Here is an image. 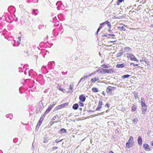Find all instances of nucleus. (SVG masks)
Instances as JSON below:
<instances>
[{"instance_id": "nucleus-26", "label": "nucleus", "mask_w": 153, "mask_h": 153, "mask_svg": "<svg viewBox=\"0 0 153 153\" xmlns=\"http://www.w3.org/2000/svg\"><path fill=\"white\" fill-rule=\"evenodd\" d=\"M106 25H107V26L109 27H111V23H110V22H109L108 21H107V23H106Z\"/></svg>"}, {"instance_id": "nucleus-4", "label": "nucleus", "mask_w": 153, "mask_h": 153, "mask_svg": "<svg viewBox=\"0 0 153 153\" xmlns=\"http://www.w3.org/2000/svg\"><path fill=\"white\" fill-rule=\"evenodd\" d=\"M43 105L42 104V102L41 101H40L38 104V108H37V111H42V108L43 107Z\"/></svg>"}, {"instance_id": "nucleus-50", "label": "nucleus", "mask_w": 153, "mask_h": 153, "mask_svg": "<svg viewBox=\"0 0 153 153\" xmlns=\"http://www.w3.org/2000/svg\"><path fill=\"white\" fill-rule=\"evenodd\" d=\"M33 3H37L38 2V0H32Z\"/></svg>"}, {"instance_id": "nucleus-63", "label": "nucleus", "mask_w": 153, "mask_h": 153, "mask_svg": "<svg viewBox=\"0 0 153 153\" xmlns=\"http://www.w3.org/2000/svg\"><path fill=\"white\" fill-rule=\"evenodd\" d=\"M78 59V57L77 56H76L75 57V60H77Z\"/></svg>"}, {"instance_id": "nucleus-48", "label": "nucleus", "mask_w": 153, "mask_h": 153, "mask_svg": "<svg viewBox=\"0 0 153 153\" xmlns=\"http://www.w3.org/2000/svg\"><path fill=\"white\" fill-rule=\"evenodd\" d=\"M62 140H61L60 141H59V140L58 139H56V141H55V142L56 143H58L59 142H61Z\"/></svg>"}, {"instance_id": "nucleus-17", "label": "nucleus", "mask_w": 153, "mask_h": 153, "mask_svg": "<svg viewBox=\"0 0 153 153\" xmlns=\"http://www.w3.org/2000/svg\"><path fill=\"white\" fill-rule=\"evenodd\" d=\"M124 49L126 50V52H129L131 51V48L130 47H126L124 48Z\"/></svg>"}, {"instance_id": "nucleus-31", "label": "nucleus", "mask_w": 153, "mask_h": 153, "mask_svg": "<svg viewBox=\"0 0 153 153\" xmlns=\"http://www.w3.org/2000/svg\"><path fill=\"white\" fill-rule=\"evenodd\" d=\"M42 122H41V121L39 120V121H38V122L37 124V125L39 126L38 127V129L39 128L40 126L42 124Z\"/></svg>"}, {"instance_id": "nucleus-44", "label": "nucleus", "mask_w": 153, "mask_h": 153, "mask_svg": "<svg viewBox=\"0 0 153 153\" xmlns=\"http://www.w3.org/2000/svg\"><path fill=\"white\" fill-rule=\"evenodd\" d=\"M102 67L104 68H108L109 67H108V66L107 65H102Z\"/></svg>"}, {"instance_id": "nucleus-23", "label": "nucleus", "mask_w": 153, "mask_h": 153, "mask_svg": "<svg viewBox=\"0 0 153 153\" xmlns=\"http://www.w3.org/2000/svg\"><path fill=\"white\" fill-rule=\"evenodd\" d=\"M38 10L37 9H34L33 10V13L36 16L37 14V13H36V11Z\"/></svg>"}, {"instance_id": "nucleus-37", "label": "nucleus", "mask_w": 153, "mask_h": 153, "mask_svg": "<svg viewBox=\"0 0 153 153\" xmlns=\"http://www.w3.org/2000/svg\"><path fill=\"white\" fill-rule=\"evenodd\" d=\"M106 23H107V21L104 22H103L102 23L100 24V25L103 26L105 25H106Z\"/></svg>"}, {"instance_id": "nucleus-15", "label": "nucleus", "mask_w": 153, "mask_h": 153, "mask_svg": "<svg viewBox=\"0 0 153 153\" xmlns=\"http://www.w3.org/2000/svg\"><path fill=\"white\" fill-rule=\"evenodd\" d=\"M102 105V99H100L99 101L98 106L101 108Z\"/></svg>"}, {"instance_id": "nucleus-18", "label": "nucleus", "mask_w": 153, "mask_h": 153, "mask_svg": "<svg viewBox=\"0 0 153 153\" xmlns=\"http://www.w3.org/2000/svg\"><path fill=\"white\" fill-rule=\"evenodd\" d=\"M69 105V103L68 102H65V103L62 104H61L62 108L65 107L67 106H68Z\"/></svg>"}, {"instance_id": "nucleus-52", "label": "nucleus", "mask_w": 153, "mask_h": 153, "mask_svg": "<svg viewBox=\"0 0 153 153\" xmlns=\"http://www.w3.org/2000/svg\"><path fill=\"white\" fill-rule=\"evenodd\" d=\"M57 148H57V147H56V146H53V147L52 148V149H53V150H56V149H57Z\"/></svg>"}, {"instance_id": "nucleus-29", "label": "nucleus", "mask_w": 153, "mask_h": 153, "mask_svg": "<svg viewBox=\"0 0 153 153\" xmlns=\"http://www.w3.org/2000/svg\"><path fill=\"white\" fill-rule=\"evenodd\" d=\"M85 79V77H84V76L83 77H82V78H81V79H80V80H79V82L78 83V84H79V83L80 82L82 81L84 79Z\"/></svg>"}, {"instance_id": "nucleus-51", "label": "nucleus", "mask_w": 153, "mask_h": 153, "mask_svg": "<svg viewBox=\"0 0 153 153\" xmlns=\"http://www.w3.org/2000/svg\"><path fill=\"white\" fill-rule=\"evenodd\" d=\"M14 7L13 6H10L8 7V11H9V9L10 8H13V7Z\"/></svg>"}, {"instance_id": "nucleus-25", "label": "nucleus", "mask_w": 153, "mask_h": 153, "mask_svg": "<svg viewBox=\"0 0 153 153\" xmlns=\"http://www.w3.org/2000/svg\"><path fill=\"white\" fill-rule=\"evenodd\" d=\"M145 102V100L144 98L143 97H142L141 100V104Z\"/></svg>"}, {"instance_id": "nucleus-1", "label": "nucleus", "mask_w": 153, "mask_h": 153, "mask_svg": "<svg viewBox=\"0 0 153 153\" xmlns=\"http://www.w3.org/2000/svg\"><path fill=\"white\" fill-rule=\"evenodd\" d=\"M133 143V138L131 136H130L129 139L126 144V147L128 148H129L132 146Z\"/></svg>"}, {"instance_id": "nucleus-58", "label": "nucleus", "mask_w": 153, "mask_h": 153, "mask_svg": "<svg viewBox=\"0 0 153 153\" xmlns=\"http://www.w3.org/2000/svg\"><path fill=\"white\" fill-rule=\"evenodd\" d=\"M70 88V90H72V89H73V87L72 86H71H71H70V88Z\"/></svg>"}, {"instance_id": "nucleus-14", "label": "nucleus", "mask_w": 153, "mask_h": 153, "mask_svg": "<svg viewBox=\"0 0 153 153\" xmlns=\"http://www.w3.org/2000/svg\"><path fill=\"white\" fill-rule=\"evenodd\" d=\"M149 146L147 144H144L143 145V147L146 150L147 149H149V150L150 151V149L149 148Z\"/></svg>"}, {"instance_id": "nucleus-3", "label": "nucleus", "mask_w": 153, "mask_h": 153, "mask_svg": "<svg viewBox=\"0 0 153 153\" xmlns=\"http://www.w3.org/2000/svg\"><path fill=\"white\" fill-rule=\"evenodd\" d=\"M116 88V87H114L108 86L107 88L106 91V92L108 93L111 94L112 93V91H114Z\"/></svg>"}, {"instance_id": "nucleus-57", "label": "nucleus", "mask_w": 153, "mask_h": 153, "mask_svg": "<svg viewBox=\"0 0 153 153\" xmlns=\"http://www.w3.org/2000/svg\"><path fill=\"white\" fill-rule=\"evenodd\" d=\"M108 34H103L102 35V37H106V36H108Z\"/></svg>"}, {"instance_id": "nucleus-40", "label": "nucleus", "mask_w": 153, "mask_h": 153, "mask_svg": "<svg viewBox=\"0 0 153 153\" xmlns=\"http://www.w3.org/2000/svg\"><path fill=\"white\" fill-rule=\"evenodd\" d=\"M108 36H114L115 35L114 34H113L112 33H110V34H108Z\"/></svg>"}, {"instance_id": "nucleus-12", "label": "nucleus", "mask_w": 153, "mask_h": 153, "mask_svg": "<svg viewBox=\"0 0 153 153\" xmlns=\"http://www.w3.org/2000/svg\"><path fill=\"white\" fill-rule=\"evenodd\" d=\"M118 29L121 31H125L126 30V27L125 26H122L121 27H119Z\"/></svg>"}, {"instance_id": "nucleus-13", "label": "nucleus", "mask_w": 153, "mask_h": 153, "mask_svg": "<svg viewBox=\"0 0 153 153\" xmlns=\"http://www.w3.org/2000/svg\"><path fill=\"white\" fill-rule=\"evenodd\" d=\"M79 107V105L77 103H75L72 106V108L73 109L75 110H77Z\"/></svg>"}, {"instance_id": "nucleus-49", "label": "nucleus", "mask_w": 153, "mask_h": 153, "mask_svg": "<svg viewBox=\"0 0 153 153\" xmlns=\"http://www.w3.org/2000/svg\"><path fill=\"white\" fill-rule=\"evenodd\" d=\"M101 108L100 107V106H98V107L97 108H96V111H97V110H100V109Z\"/></svg>"}, {"instance_id": "nucleus-16", "label": "nucleus", "mask_w": 153, "mask_h": 153, "mask_svg": "<svg viewBox=\"0 0 153 153\" xmlns=\"http://www.w3.org/2000/svg\"><path fill=\"white\" fill-rule=\"evenodd\" d=\"M137 108V107L134 105H133L131 107V111H136Z\"/></svg>"}, {"instance_id": "nucleus-11", "label": "nucleus", "mask_w": 153, "mask_h": 153, "mask_svg": "<svg viewBox=\"0 0 153 153\" xmlns=\"http://www.w3.org/2000/svg\"><path fill=\"white\" fill-rule=\"evenodd\" d=\"M126 65V64H117L116 65V67L118 68H123Z\"/></svg>"}, {"instance_id": "nucleus-2", "label": "nucleus", "mask_w": 153, "mask_h": 153, "mask_svg": "<svg viewBox=\"0 0 153 153\" xmlns=\"http://www.w3.org/2000/svg\"><path fill=\"white\" fill-rule=\"evenodd\" d=\"M126 55L127 57L129 58L131 60L137 62L139 61L138 59L135 58L134 55L131 53H127L126 54Z\"/></svg>"}, {"instance_id": "nucleus-28", "label": "nucleus", "mask_w": 153, "mask_h": 153, "mask_svg": "<svg viewBox=\"0 0 153 153\" xmlns=\"http://www.w3.org/2000/svg\"><path fill=\"white\" fill-rule=\"evenodd\" d=\"M124 0H117V5H119L120 4V3L123 1Z\"/></svg>"}, {"instance_id": "nucleus-9", "label": "nucleus", "mask_w": 153, "mask_h": 153, "mask_svg": "<svg viewBox=\"0 0 153 153\" xmlns=\"http://www.w3.org/2000/svg\"><path fill=\"white\" fill-rule=\"evenodd\" d=\"M67 132L66 129L64 128H62L60 130L58 131L59 134H60L62 133H65Z\"/></svg>"}, {"instance_id": "nucleus-32", "label": "nucleus", "mask_w": 153, "mask_h": 153, "mask_svg": "<svg viewBox=\"0 0 153 153\" xmlns=\"http://www.w3.org/2000/svg\"><path fill=\"white\" fill-rule=\"evenodd\" d=\"M142 5H139L137 8V9H138V10H137V11H138V10H140L142 8Z\"/></svg>"}, {"instance_id": "nucleus-56", "label": "nucleus", "mask_w": 153, "mask_h": 153, "mask_svg": "<svg viewBox=\"0 0 153 153\" xmlns=\"http://www.w3.org/2000/svg\"><path fill=\"white\" fill-rule=\"evenodd\" d=\"M105 107H108V108H109L110 107L109 105L108 104H107L105 105Z\"/></svg>"}, {"instance_id": "nucleus-27", "label": "nucleus", "mask_w": 153, "mask_h": 153, "mask_svg": "<svg viewBox=\"0 0 153 153\" xmlns=\"http://www.w3.org/2000/svg\"><path fill=\"white\" fill-rule=\"evenodd\" d=\"M141 107H147V105H146V104L145 103V102H144V103H142L141 104Z\"/></svg>"}, {"instance_id": "nucleus-22", "label": "nucleus", "mask_w": 153, "mask_h": 153, "mask_svg": "<svg viewBox=\"0 0 153 153\" xmlns=\"http://www.w3.org/2000/svg\"><path fill=\"white\" fill-rule=\"evenodd\" d=\"M98 78H92L91 79V81L92 82H94L95 81H96L99 79Z\"/></svg>"}, {"instance_id": "nucleus-21", "label": "nucleus", "mask_w": 153, "mask_h": 153, "mask_svg": "<svg viewBox=\"0 0 153 153\" xmlns=\"http://www.w3.org/2000/svg\"><path fill=\"white\" fill-rule=\"evenodd\" d=\"M133 93L134 94V97L135 99H137L138 97V94L137 93L136 91H134L133 92Z\"/></svg>"}, {"instance_id": "nucleus-39", "label": "nucleus", "mask_w": 153, "mask_h": 153, "mask_svg": "<svg viewBox=\"0 0 153 153\" xmlns=\"http://www.w3.org/2000/svg\"><path fill=\"white\" fill-rule=\"evenodd\" d=\"M92 75V74H91L90 75H86V76H85V75L84 76V77H85V78H88V77L90 76L91 75Z\"/></svg>"}, {"instance_id": "nucleus-36", "label": "nucleus", "mask_w": 153, "mask_h": 153, "mask_svg": "<svg viewBox=\"0 0 153 153\" xmlns=\"http://www.w3.org/2000/svg\"><path fill=\"white\" fill-rule=\"evenodd\" d=\"M55 105V104L54 103V102H52L51 103V104L50 105V106L52 108L53 107H54Z\"/></svg>"}, {"instance_id": "nucleus-42", "label": "nucleus", "mask_w": 153, "mask_h": 153, "mask_svg": "<svg viewBox=\"0 0 153 153\" xmlns=\"http://www.w3.org/2000/svg\"><path fill=\"white\" fill-rule=\"evenodd\" d=\"M79 105L80 106L83 107L84 106V104L81 102H79Z\"/></svg>"}, {"instance_id": "nucleus-45", "label": "nucleus", "mask_w": 153, "mask_h": 153, "mask_svg": "<svg viewBox=\"0 0 153 153\" xmlns=\"http://www.w3.org/2000/svg\"><path fill=\"white\" fill-rule=\"evenodd\" d=\"M102 26L100 25V26L98 28L97 30V32H99L100 31V30L101 29Z\"/></svg>"}, {"instance_id": "nucleus-6", "label": "nucleus", "mask_w": 153, "mask_h": 153, "mask_svg": "<svg viewBox=\"0 0 153 153\" xmlns=\"http://www.w3.org/2000/svg\"><path fill=\"white\" fill-rule=\"evenodd\" d=\"M79 99L81 102H84L85 101L86 97L84 95L82 94L79 96Z\"/></svg>"}, {"instance_id": "nucleus-35", "label": "nucleus", "mask_w": 153, "mask_h": 153, "mask_svg": "<svg viewBox=\"0 0 153 153\" xmlns=\"http://www.w3.org/2000/svg\"><path fill=\"white\" fill-rule=\"evenodd\" d=\"M146 0H142V1H140V3L143 4L146 3Z\"/></svg>"}, {"instance_id": "nucleus-33", "label": "nucleus", "mask_w": 153, "mask_h": 153, "mask_svg": "<svg viewBox=\"0 0 153 153\" xmlns=\"http://www.w3.org/2000/svg\"><path fill=\"white\" fill-rule=\"evenodd\" d=\"M57 117H58V116L57 115H56L55 116L53 117L51 119V120L52 121L54 120H55Z\"/></svg>"}, {"instance_id": "nucleus-46", "label": "nucleus", "mask_w": 153, "mask_h": 153, "mask_svg": "<svg viewBox=\"0 0 153 153\" xmlns=\"http://www.w3.org/2000/svg\"><path fill=\"white\" fill-rule=\"evenodd\" d=\"M50 111H48V109H47L46 111H45V114H47Z\"/></svg>"}, {"instance_id": "nucleus-60", "label": "nucleus", "mask_w": 153, "mask_h": 153, "mask_svg": "<svg viewBox=\"0 0 153 153\" xmlns=\"http://www.w3.org/2000/svg\"><path fill=\"white\" fill-rule=\"evenodd\" d=\"M17 140V138H15L13 140V141L15 143H16V141Z\"/></svg>"}, {"instance_id": "nucleus-59", "label": "nucleus", "mask_w": 153, "mask_h": 153, "mask_svg": "<svg viewBox=\"0 0 153 153\" xmlns=\"http://www.w3.org/2000/svg\"><path fill=\"white\" fill-rule=\"evenodd\" d=\"M18 38L19 39V42L21 41V37L19 36L18 37Z\"/></svg>"}, {"instance_id": "nucleus-61", "label": "nucleus", "mask_w": 153, "mask_h": 153, "mask_svg": "<svg viewBox=\"0 0 153 153\" xmlns=\"http://www.w3.org/2000/svg\"><path fill=\"white\" fill-rule=\"evenodd\" d=\"M19 6L20 8H22L23 7V5H20Z\"/></svg>"}, {"instance_id": "nucleus-55", "label": "nucleus", "mask_w": 153, "mask_h": 153, "mask_svg": "<svg viewBox=\"0 0 153 153\" xmlns=\"http://www.w3.org/2000/svg\"><path fill=\"white\" fill-rule=\"evenodd\" d=\"M87 111L88 112V113L93 112L94 111H92L91 110H87Z\"/></svg>"}, {"instance_id": "nucleus-53", "label": "nucleus", "mask_w": 153, "mask_h": 153, "mask_svg": "<svg viewBox=\"0 0 153 153\" xmlns=\"http://www.w3.org/2000/svg\"><path fill=\"white\" fill-rule=\"evenodd\" d=\"M58 89L60 91H63V88H58Z\"/></svg>"}, {"instance_id": "nucleus-47", "label": "nucleus", "mask_w": 153, "mask_h": 153, "mask_svg": "<svg viewBox=\"0 0 153 153\" xmlns=\"http://www.w3.org/2000/svg\"><path fill=\"white\" fill-rule=\"evenodd\" d=\"M52 108H51V107L49 106L48 107V108L47 109H48V111H50Z\"/></svg>"}, {"instance_id": "nucleus-43", "label": "nucleus", "mask_w": 153, "mask_h": 153, "mask_svg": "<svg viewBox=\"0 0 153 153\" xmlns=\"http://www.w3.org/2000/svg\"><path fill=\"white\" fill-rule=\"evenodd\" d=\"M44 143H48V140H47V138L45 139V137L44 138Z\"/></svg>"}, {"instance_id": "nucleus-10", "label": "nucleus", "mask_w": 153, "mask_h": 153, "mask_svg": "<svg viewBox=\"0 0 153 153\" xmlns=\"http://www.w3.org/2000/svg\"><path fill=\"white\" fill-rule=\"evenodd\" d=\"M147 111V107H142V114L144 115Z\"/></svg>"}, {"instance_id": "nucleus-5", "label": "nucleus", "mask_w": 153, "mask_h": 153, "mask_svg": "<svg viewBox=\"0 0 153 153\" xmlns=\"http://www.w3.org/2000/svg\"><path fill=\"white\" fill-rule=\"evenodd\" d=\"M101 70H102L103 71V73L104 74H105V73H111L113 71V69H103L102 68H101Z\"/></svg>"}, {"instance_id": "nucleus-41", "label": "nucleus", "mask_w": 153, "mask_h": 153, "mask_svg": "<svg viewBox=\"0 0 153 153\" xmlns=\"http://www.w3.org/2000/svg\"><path fill=\"white\" fill-rule=\"evenodd\" d=\"M62 108V106H61V104L59 105H58V106H57L56 107V109H59L60 108Z\"/></svg>"}, {"instance_id": "nucleus-54", "label": "nucleus", "mask_w": 153, "mask_h": 153, "mask_svg": "<svg viewBox=\"0 0 153 153\" xmlns=\"http://www.w3.org/2000/svg\"><path fill=\"white\" fill-rule=\"evenodd\" d=\"M44 118H43L42 117H41L39 120V121H41V122H42L43 120H44Z\"/></svg>"}, {"instance_id": "nucleus-19", "label": "nucleus", "mask_w": 153, "mask_h": 153, "mask_svg": "<svg viewBox=\"0 0 153 153\" xmlns=\"http://www.w3.org/2000/svg\"><path fill=\"white\" fill-rule=\"evenodd\" d=\"M92 91L94 92H97L98 91V89L97 88L94 87L92 89Z\"/></svg>"}, {"instance_id": "nucleus-8", "label": "nucleus", "mask_w": 153, "mask_h": 153, "mask_svg": "<svg viewBox=\"0 0 153 153\" xmlns=\"http://www.w3.org/2000/svg\"><path fill=\"white\" fill-rule=\"evenodd\" d=\"M137 142L138 143L139 145L140 146H141L142 145V138L140 136H139L138 137Z\"/></svg>"}, {"instance_id": "nucleus-38", "label": "nucleus", "mask_w": 153, "mask_h": 153, "mask_svg": "<svg viewBox=\"0 0 153 153\" xmlns=\"http://www.w3.org/2000/svg\"><path fill=\"white\" fill-rule=\"evenodd\" d=\"M133 65V66L134 67H136V66H138V65L137 64H134L133 63H131L130 64V65Z\"/></svg>"}, {"instance_id": "nucleus-7", "label": "nucleus", "mask_w": 153, "mask_h": 153, "mask_svg": "<svg viewBox=\"0 0 153 153\" xmlns=\"http://www.w3.org/2000/svg\"><path fill=\"white\" fill-rule=\"evenodd\" d=\"M125 52V51L123 50V49H121L120 50V52L118 53L117 55V57H120L122 56Z\"/></svg>"}, {"instance_id": "nucleus-20", "label": "nucleus", "mask_w": 153, "mask_h": 153, "mask_svg": "<svg viewBox=\"0 0 153 153\" xmlns=\"http://www.w3.org/2000/svg\"><path fill=\"white\" fill-rule=\"evenodd\" d=\"M130 76L131 75H130L128 74H126L122 76V79H124L125 78H127Z\"/></svg>"}, {"instance_id": "nucleus-24", "label": "nucleus", "mask_w": 153, "mask_h": 153, "mask_svg": "<svg viewBox=\"0 0 153 153\" xmlns=\"http://www.w3.org/2000/svg\"><path fill=\"white\" fill-rule=\"evenodd\" d=\"M52 21H51L55 23L56 22V21H57V20L56 16L53 19Z\"/></svg>"}, {"instance_id": "nucleus-62", "label": "nucleus", "mask_w": 153, "mask_h": 153, "mask_svg": "<svg viewBox=\"0 0 153 153\" xmlns=\"http://www.w3.org/2000/svg\"><path fill=\"white\" fill-rule=\"evenodd\" d=\"M46 115V114H44L41 117H42L43 118H44H44L45 117V116Z\"/></svg>"}, {"instance_id": "nucleus-30", "label": "nucleus", "mask_w": 153, "mask_h": 153, "mask_svg": "<svg viewBox=\"0 0 153 153\" xmlns=\"http://www.w3.org/2000/svg\"><path fill=\"white\" fill-rule=\"evenodd\" d=\"M138 120V119L137 118H134L133 120V122L134 123H135Z\"/></svg>"}, {"instance_id": "nucleus-64", "label": "nucleus", "mask_w": 153, "mask_h": 153, "mask_svg": "<svg viewBox=\"0 0 153 153\" xmlns=\"http://www.w3.org/2000/svg\"><path fill=\"white\" fill-rule=\"evenodd\" d=\"M109 153H114L112 151H110L109 152Z\"/></svg>"}, {"instance_id": "nucleus-34", "label": "nucleus", "mask_w": 153, "mask_h": 153, "mask_svg": "<svg viewBox=\"0 0 153 153\" xmlns=\"http://www.w3.org/2000/svg\"><path fill=\"white\" fill-rule=\"evenodd\" d=\"M126 16V14H124L122 16L119 17V19H122V18H125Z\"/></svg>"}]
</instances>
